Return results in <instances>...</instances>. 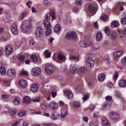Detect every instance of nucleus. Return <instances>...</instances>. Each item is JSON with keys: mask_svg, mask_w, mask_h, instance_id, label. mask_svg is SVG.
Returning a JSON list of instances; mask_svg holds the SVG:
<instances>
[{"mask_svg": "<svg viewBox=\"0 0 126 126\" xmlns=\"http://www.w3.org/2000/svg\"><path fill=\"white\" fill-rule=\"evenodd\" d=\"M31 28H32L31 23L29 21H25L23 22L21 30L24 33H27L31 30Z\"/></svg>", "mask_w": 126, "mask_h": 126, "instance_id": "1", "label": "nucleus"}, {"mask_svg": "<svg viewBox=\"0 0 126 126\" xmlns=\"http://www.w3.org/2000/svg\"><path fill=\"white\" fill-rule=\"evenodd\" d=\"M35 35L37 38H41L44 35V31L41 26H38L36 28L35 31Z\"/></svg>", "mask_w": 126, "mask_h": 126, "instance_id": "2", "label": "nucleus"}, {"mask_svg": "<svg viewBox=\"0 0 126 126\" xmlns=\"http://www.w3.org/2000/svg\"><path fill=\"white\" fill-rule=\"evenodd\" d=\"M51 17H52V20L56 19V12L54 10H51L49 13H47L45 16V20L48 21L51 19Z\"/></svg>", "mask_w": 126, "mask_h": 126, "instance_id": "3", "label": "nucleus"}, {"mask_svg": "<svg viewBox=\"0 0 126 126\" xmlns=\"http://www.w3.org/2000/svg\"><path fill=\"white\" fill-rule=\"evenodd\" d=\"M65 38L68 40H76L77 35L74 32H69L66 33Z\"/></svg>", "mask_w": 126, "mask_h": 126, "instance_id": "4", "label": "nucleus"}, {"mask_svg": "<svg viewBox=\"0 0 126 126\" xmlns=\"http://www.w3.org/2000/svg\"><path fill=\"white\" fill-rule=\"evenodd\" d=\"M109 118L112 121L118 120L120 118V113L115 111L111 112L109 114Z\"/></svg>", "mask_w": 126, "mask_h": 126, "instance_id": "5", "label": "nucleus"}, {"mask_svg": "<svg viewBox=\"0 0 126 126\" xmlns=\"http://www.w3.org/2000/svg\"><path fill=\"white\" fill-rule=\"evenodd\" d=\"M124 55V51L123 50H120L117 51L113 53V56L114 58H115L114 59V61H117V59H119L120 57H122Z\"/></svg>", "mask_w": 126, "mask_h": 126, "instance_id": "6", "label": "nucleus"}, {"mask_svg": "<svg viewBox=\"0 0 126 126\" xmlns=\"http://www.w3.org/2000/svg\"><path fill=\"white\" fill-rule=\"evenodd\" d=\"M40 74H41V69L39 67L32 68V75L33 76H37Z\"/></svg>", "mask_w": 126, "mask_h": 126, "instance_id": "7", "label": "nucleus"}, {"mask_svg": "<svg viewBox=\"0 0 126 126\" xmlns=\"http://www.w3.org/2000/svg\"><path fill=\"white\" fill-rule=\"evenodd\" d=\"M45 71L48 74H52L54 72V67L52 65H46L45 66Z\"/></svg>", "mask_w": 126, "mask_h": 126, "instance_id": "8", "label": "nucleus"}, {"mask_svg": "<svg viewBox=\"0 0 126 126\" xmlns=\"http://www.w3.org/2000/svg\"><path fill=\"white\" fill-rule=\"evenodd\" d=\"M58 108L59 105H58L56 102L52 101L49 103V109H50V110H52V111H56V110H58Z\"/></svg>", "mask_w": 126, "mask_h": 126, "instance_id": "9", "label": "nucleus"}, {"mask_svg": "<svg viewBox=\"0 0 126 126\" xmlns=\"http://www.w3.org/2000/svg\"><path fill=\"white\" fill-rule=\"evenodd\" d=\"M12 46L10 45H7L5 48V54L7 55V56H10V55H11L12 54Z\"/></svg>", "mask_w": 126, "mask_h": 126, "instance_id": "10", "label": "nucleus"}, {"mask_svg": "<svg viewBox=\"0 0 126 126\" xmlns=\"http://www.w3.org/2000/svg\"><path fill=\"white\" fill-rule=\"evenodd\" d=\"M87 62L88 66H90V67H93V66H94V63H95V62L94 60H93V59H92V58L88 57L87 59Z\"/></svg>", "mask_w": 126, "mask_h": 126, "instance_id": "11", "label": "nucleus"}, {"mask_svg": "<svg viewBox=\"0 0 126 126\" xmlns=\"http://www.w3.org/2000/svg\"><path fill=\"white\" fill-rule=\"evenodd\" d=\"M7 75L8 76H12V77H15V76H16V72L15 70L10 69L7 71Z\"/></svg>", "mask_w": 126, "mask_h": 126, "instance_id": "12", "label": "nucleus"}, {"mask_svg": "<svg viewBox=\"0 0 126 126\" xmlns=\"http://www.w3.org/2000/svg\"><path fill=\"white\" fill-rule=\"evenodd\" d=\"M96 5H94L93 4H91L89 6V10L91 13L92 15L94 14V12L96 10Z\"/></svg>", "mask_w": 126, "mask_h": 126, "instance_id": "13", "label": "nucleus"}, {"mask_svg": "<svg viewBox=\"0 0 126 126\" xmlns=\"http://www.w3.org/2000/svg\"><path fill=\"white\" fill-rule=\"evenodd\" d=\"M11 30L13 34H17L18 33V30H17V26L16 24L14 23L12 24L11 27Z\"/></svg>", "mask_w": 126, "mask_h": 126, "instance_id": "14", "label": "nucleus"}, {"mask_svg": "<svg viewBox=\"0 0 126 126\" xmlns=\"http://www.w3.org/2000/svg\"><path fill=\"white\" fill-rule=\"evenodd\" d=\"M43 24L46 29L52 28V24L47 20H43Z\"/></svg>", "mask_w": 126, "mask_h": 126, "instance_id": "15", "label": "nucleus"}, {"mask_svg": "<svg viewBox=\"0 0 126 126\" xmlns=\"http://www.w3.org/2000/svg\"><path fill=\"white\" fill-rule=\"evenodd\" d=\"M103 39V36L102 35V32H97L96 35V40L97 42L102 41Z\"/></svg>", "mask_w": 126, "mask_h": 126, "instance_id": "16", "label": "nucleus"}, {"mask_svg": "<svg viewBox=\"0 0 126 126\" xmlns=\"http://www.w3.org/2000/svg\"><path fill=\"white\" fill-rule=\"evenodd\" d=\"M64 94H65V95H66L67 97H68V99H72V98H73V94H72L71 92H70V91H65V92H64Z\"/></svg>", "mask_w": 126, "mask_h": 126, "instance_id": "17", "label": "nucleus"}, {"mask_svg": "<svg viewBox=\"0 0 126 126\" xmlns=\"http://www.w3.org/2000/svg\"><path fill=\"white\" fill-rule=\"evenodd\" d=\"M19 84L22 88H25L27 86V83L26 80H22L19 82Z\"/></svg>", "mask_w": 126, "mask_h": 126, "instance_id": "18", "label": "nucleus"}, {"mask_svg": "<svg viewBox=\"0 0 126 126\" xmlns=\"http://www.w3.org/2000/svg\"><path fill=\"white\" fill-rule=\"evenodd\" d=\"M13 103L15 106H18L20 104V98L17 97L14 98Z\"/></svg>", "mask_w": 126, "mask_h": 126, "instance_id": "19", "label": "nucleus"}, {"mask_svg": "<svg viewBox=\"0 0 126 126\" xmlns=\"http://www.w3.org/2000/svg\"><path fill=\"white\" fill-rule=\"evenodd\" d=\"M31 91L33 92V93H35L38 91V84H34L32 85L31 87Z\"/></svg>", "mask_w": 126, "mask_h": 126, "instance_id": "20", "label": "nucleus"}, {"mask_svg": "<svg viewBox=\"0 0 126 126\" xmlns=\"http://www.w3.org/2000/svg\"><path fill=\"white\" fill-rule=\"evenodd\" d=\"M23 104H30L31 103V99H30V97L29 96H26L25 98L23 99Z\"/></svg>", "mask_w": 126, "mask_h": 126, "instance_id": "21", "label": "nucleus"}, {"mask_svg": "<svg viewBox=\"0 0 126 126\" xmlns=\"http://www.w3.org/2000/svg\"><path fill=\"white\" fill-rule=\"evenodd\" d=\"M79 56H74L70 55L69 57V59L71 61H75V62H78L79 61Z\"/></svg>", "mask_w": 126, "mask_h": 126, "instance_id": "22", "label": "nucleus"}, {"mask_svg": "<svg viewBox=\"0 0 126 126\" xmlns=\"http://www.w3.org/2000/svg\"><path fill=\"white\" fill-rule=\"evenodd\" d=\"M91 50L92 51H94L95 50H98L100 49V45L98 43L93 44L92 46H91Z\"/></svg>", "mask_w": 126, "mask_h": 126, "instance_id": "23", "label": "nucleus"}, {"mask_svg": "<svg viewBox=\"0 0 126 126\" xmlns=\"http://www.w3.org/2000/svg\"><path fill=\"white\" fill-rule=\"evenodd\" d=\"M102 125H103L104 126H111L110 122H109L106 118H102Z\"/></svg>", "mask_w": 126, "mask_h": 126, "instance_id": "24", "label": "nucleus"}, {"mask_svg": "<svg viewBox=\"0 0 126 126\" xmlns=\"http://www.w3.org/2000/svg\"><path fill=\"white\" fill-rule=\"evenodd\" d=\"M51 118L53 120H58L60 118V115L58 112H54L52 114Z\"/></svg>", "mask_w": 126, "mask_h": 126, "instance_id": "25", "label": "nucleus"}, {"mask_svg": "<svg viewBox=\"0 0 126 126\" xmlns=\"http://www.w3.org/2000/svg\"><path fill=\"white\" fill-rule=\"evenodd\" d=\"M78 68L75 66L71 65L70 67V70L71 72V73H75L76 72H77Z\"/></svg>", "mask_w": 126, "mask_h": 126, "instance_id": "26", "label": "nucleus"}, {"mask_svg": "<svg viewBox=\"0 0 126 126\" xmlns=\"http://www.w3.org/2000/svg\"><path fill=\"white\" fill-rule=\"evenodd\" d=\"M119 85L120 87H126V80L123 79L121 80L119 82Z\"/></svg>", "mask_w": 126, "mask_h": 126, "instance_id": "27", "label": "nucleus"}, {"mask_svg": "<svg viewBox=\"0 0 126 126\" xmlns=\"http://www.w3.org/2000/svg\"><path fill=\"white\" fill-rule=\"evenodd\" d=\"M87 71V68L84 67H81L79 69L80 74H84Z\"/></svg>", "mask_w": 126, "mask_h": 126, "instance_id": "28", "label": "nucleus"}, {"mask_svg": "<svg viewBox=\"0 0 126 126\" xmlns=\"http://www.w3.org/2000/svg\"><path fill=\"white\" fill-rule=\"evenodd\" d=\"M67 114H68V112L67 110H63L61 114V118L64 119L67 116Z\"/></svg>", "mask_w": 126, "mask_h": 126, "instance_id": "29", "label": "nucleus"}, {"mask_svg": "<svg viewBox=\"0 0 126 126\" xmlns=\"http://www.w3.org/2000/svg\"><path fill=\"white\" fill-rule=\"evenodd\" d=\"M0 73L1 75H5V74L6 73L5 68H4V67H3V66L0 67Z\"/></svg>", "mask_w": 126, "mask_h": 126, "instance_id": "30", "label": "nucleus"}, {"mask_svg": "<svg viewBox=\"0 0 126 126\" xmlns=\"http://www.w3.org/2000/svg\"><path fill=\"white\" fill-rule=\"evenodd\" d=\"M58 59L59 61H64L65 57L63 54H59L58 55Z\"/></svg>", "mask_w": 126, "mask_h": 126, "instance_id": "31", "label": "nucleus"}, {"mask_svg": "<svg viewBox=\"0 0 126 126\" xmlns=\"http://www.w3.org/2000/svg\"><path fill=\"white\" fill-rule=\"evenodd\" d=\"M54 31L56 32V33H58L61 31V25L57 24L55 26V27L54 28Z\"/></svg>", "mask_w": 126, "mask_h": 126, "instance_id": "32", "label": "nucleus"}, {"mask_svg": "<svg viewBox=\"0 0 126 126\" xmlns=\"http://www.w3.org/2000/svg\"><path fill=\"white\" fill-rule=\"evenodd\" d=\"M104 60H105V62L107 64H110L111 63V59L110 58V57L108 56H105L104 57Z\"/></svg>", "mask_w": 126, "mask_h": 126, "instance_id": "33", "label": "nucleus"}, {"mask_svg": "<svg viewBox=\"0 0 126 126\" xmlns=\"http://www.w3.org/2000/svg\"><path fill=\"white\" fill-rule=\"evenodd\" d=\"M104 79H105V75L104 74H101L98 76V81H100V82L104 81Z\"/></svg>", "mask_w": 126, "mask_h": 126, "instance_id": "34", "label": "nucleus"}, {"mask_svg": "<svg viewBox=\"0 0 126 126\" xmlns=\"http://www.w3.org/2000/svg\"><path fill=\"white\" fill-rule=\"evenodd\" d=\"M117 36H118V33H117V32L114 31L111 32V37L112 39H115L117 37Z\"/></svg>", "mask_w": 126, "mask_h": 126, "instance_id": "35", "label": "nucleus"}, {"mask_svg": "<svg viewBox=\"0 0 126 126\" xmlns=\"http://www.w3.org/2000/svg\"><path fill=\"white\" fill-rule=\"evenodd\" d=\"M72 106L74 108H79V107H80V103H79V102H74L72 103Z\"/></svg>", "mask_w": 126, "mask_h": 126, "instance_id": "36", "label": "nucleus"}, {"mask_svg": "<svg viewBox=\"0 0 126 126\" xmlns=\"http://www.w3.org/2000/svg\"><path fill=\"white\" fill-rule=\"evenodd\" d=\"M105 33H106V35H110L111 34V30L108 27H106L105 29Z\"/></svg>", "mask_w": 126, "mask_h": 126, "instance_id": "37", "label": "nucleus"}, {"mask_svg": "<svg viewBox=\"0 0 126 126\" xmlns=\"http://www.w3.org/2000/svg\"><path fill=\"white\" fill-rule=\"evenodd\" d=\"M44 56L45 57V58H50L51 56V53H50V52H49V50H46L44 52Z\"/></svg>", "mask_w": 126, "mask_h": 126, "instance_id": "38", "label": "nucleus"}, {"mask_svg": "<svg viewBox=\"0 0 126 126\" xmlns=\"http://www.w3.org/2000/svg\"><path fill=\"white\" fill-rule=\"evenodd\" d=\"M91 126H99V121H96L94 122L90 123Z\"/></svg>", "mask_w": 126, "mask_h": 126, "instance_id": "39", "label": "nucleus"}, {"mask_svg": "<svg viewBox=\"0 0 126 126\" xmlns=\"http://www.w3.org/2000/svg\"><path fill=\"white\" fill-rule=\"evenodd\" d=\"M9 112L11 116H14L16 114V109L15 108L11 109Z\"/></svg>", "mask_w": 126, "mask_h": 126, "instance_id": "40", "label": "nucleus"}, {"mask_svg": "<svg viewBox=\"0 0 126 126\" xmlns=\"http://www.w3.org/2000/svg\"><path fill=\"white\" fill-rule=\"evenodd\" d=\"M120 24L118 22L113 21L112 23L111 26L112 27L115 28V27H119V26Z\"/></svg>", "mask_w": 126, "mask_h": 126, "instance_id": "41", "label": "nucleus"}, {"mask_svg": "<svg viewBox=\"0 0 126 126\" xmlns=\"http://www.w3.org/2000/svg\"><path fill=\"white\" fill-rule=\"evenodd\" d=\"M52 34V28L51 29H46V32L45 35L46 36H50Z\"/></svg>", "mask_w": 126, "mask_h": 126, "instance_id": "42", "label": "nucleus"}, {"mask_svg": "<svg viewBox=\"0 0 126 126\" xmlns=\"http://www.w3.org/2000/svg\"><path fill=\"white\" fill-rule=\"evenodd\" d=\"M25 115H26V112L25 111H20L18 113V116L19 117H24Z\"/></svg>", "mask_w": 126, "mask_h": 126, "instance_id": "43", "label": "nucleus"}, {"mask_svg": "<svg viewBox=\"0 0 126 126\" xmlns=\"http://www.w3.org/2000/svg\"><path fill=\"white\" fill-rule=\"evenodd\" d=\"M32 60L34 62V63H37V62H38V58L37 57V56L35 55H33L32 57H31Z\"/></svg>", "mask_w": 126, "mask_h": 126, "instance_id": "44", "label": "nucleus"}, {"mask_svg": "<svg viewBox=\"0 0 126 126\" xmlns=\"http://www.w3.org/2000/svg\"><path fill=\"white\" fill-rule=\"evenodd\" d=\"M80 46L81 48H86L87 44L86 42L82 41L80 42Z\"/></svg>", "mask_w": 126, "mask_h": 126, "instance_id": "45", "label": "nucleus"}, {"mask_svg": "<svg viewBox=\"0 0 126 126\" xmlns=\"http://www.w3.org/2000/svg\"><path fill=\"white\" fill-rule=\"evenodd\" d=\"M100 19L103 20V21H106V20H108V16L107 15H104L101 16Z\"/></svg>", "mask_w": 126, "mask_h": 126, "instance_id": "46", "label": "nucleus"}, {"mask_svg": "<svg viewBox=\"0 0 126 126\" xmlns=\"http://www.w3.org/2000/svg\"><path fill=\"white\" fill-rule=\"evenodd\" d=\"M32 102H37V103H39L40 102V97H37L32 99Z\"/></svg>", "mask_w": 126, "mask_h": 126, "instance_id": "47", "label": "nucleus"}, {"mask_svg": "<svg viewBox=\"0 0 126 126\" xmlns=\"http://www.w3.org/2000/svg\"><path fill=\"white\" fill-rule=\"evenodd\" d=\"M19 60L21 62H24L25 57L23 55H20L18 57Z\"/></svg>", "mask_w": 126, "mask_h": 126, "instance_id": "48", "label": "nucleus"}, {"mask_svg": "<svg viewBox=\"0 0 126 126\" xmlns=\"http://www.w3.org/2000/svg\"><path fill=\"white\" fill-rule=\"evenodd\" d=\"M25 15H26V13H22L19 17V20H22L25 17Z\"/></svg>", "mask_w": 126, "mask_h": 126, "instance_id": "49", "label": "nucleus"}, {"mask_svg": "<svg viewBox=\"0 0 126 126\" xmlns=\"http://www.w3.org/2000/svg\"><path fill=\"white\" fill-rule=\"evenodd\" d=\"M121 23H122L123 25H126V17L123 18L121 19Z\"/></svg>", "mask_w": 126, "mask_h": 126, "instance_id": "50", "label": "nucleus"}, {"mask_svg": "<svg viewBox=\"0 0 126 126\" xmlns=\"http://www.w3.org/2000/svg\"><path fill=\"white\" fill-rule=\"evenodd\" d=\"M20 46H21V44L20 42L18 41H16L15 43V46L16 48H20Z\"/></svg>", "mask_w": 126, "mask_h": 126, "instance_id": "51", "label": "nucleus"}, {"mask_svg": "<svg viewBox=\"0 0 126 126\" xmlns=\"http://www.w3.org/2000/svg\"><path fill=\"white\" fill-rule=\"evenodd\" d=\"M20 75H25L26 76H28V73L26 71H23L20 73Z\"/></svg>", "mask_w": 126, "mask_h": 126, "instance_id": "52", "label": "nucleus"}, {"mask_svg": "<svg viewBox=\"0 0 126 126\" xmlns=\"http://www.w3.org/2000/svg\"><path fill=\"white\" fill-rule=\"evenodd\" d=\"M41 108L42 109H43V110H47V109H48V106L46 103H43L41 105Z\"/></svg>", "mask_w": 126, "mask_h": 126, "instance_id": "53", "label": "nucleus"}, {"mask_svg": "<svg viewBox=\"0 0 126 126\" xmlns=\"http://www.w3.org/2000/svg\"><path fill=\"white\" fill-rule=\"evenodd\" d=\"M87 46L90 47L91 49V46H93V42L92 41H88L87 43Z\"/></svg>", "mask_w": 126, "mask_h": 126, "instance_id": "54", "label": "nucleus"}, {"mask_svg": "<svg viewBox=\"0 0 126 126\" xmlns=\"http://www.w3.org/2000/svg\"><path fill=\"white\" fill-rule=\"evenodd\" d=\"M94 109H95V105L93 104H91L90 106V110L91 112H93V111H94Z\"/></svg>", "mask_w": 126, "mask_h": 126, "instance_id": "55", "label": "nucleus"}, {"mask_svg": "<svg viewBox=\"0 0 126 126\" xmlns=\"http://www.w3.org/2000/svg\"><path fill=\"white\" fill-rule=\"evenodd\" d=\"M76 5H81V4H82V1L81 0H76Z\"/></svg>", "mask_w": 126, "mask_h": 126, "instance_id": "56", "label": "nucleus"}, {"mask_svg": "<svg viewBox=\"0 0 126 126\" xmlns=\"http://www.w3.org/2000/svg\"><path fill=\"white\" fill-rule=\"evenodd\" d=\"M122 63L123 65H126V57L122 59Z\"/></svg>", "mask_w": 126, "mask_h": 126, "instance_id": "57", "label": "nucleus"}, {"mask_svg": "<svg viewBox=\"0 0 126 126\" xmlns=\"http://www.w3.org/2000/svg\"><path fill=\"white\" fill-rule=\"evenodd\" d=\"M105 100H106V101H113V98L112 96L108 95L105 97Z\"/></svg>", "mask_w": 126, "mask_h": 126, "instance_id": "58", "label": "nucleus"}, {"mask_svg": "<svg viewBox=\"0 0 126 126\" xmlns=\"http://www.w3.org/2000/svg\"><path fill=\"white\" fill-rule=\"evenodd\" d=\"M34 44H35V42L34 41V40L32 39L29 42V45L30 46H34Z\"/></svg>", "mask_w": 126, "mask_h": 126, "instance_id": "59", "label": "nucleus"}, {"mask_svg": "<svg viewBox=\"0 0 126 126\" xmlns=\"http://www.w3.org/2000/svg\"><path fill=\"white\" fill-rule=\"evenodd\" d=\"M1 97L2 99H7L8 98L9 96L7 94H2Z\"/></svg>", "mask_w": 126, "mask_h": 126, "instance_id": "60", "label": "nucleus"}, {"mask_svg": "<svg viewBox=\"0 0 126 126\" xmlns=\"http://www.w3.org/2000/svg\"><path fill=\"white\" fill-rule=\"evenodd\" d=\"M87 99H88V95L87 94L84 95V97L83 98L84 102L86 101V100H87Z\"/></svg>", "mask_w": 126, "mask_h": 126, "instance_id": "61", "label": "nucleus"}, {"mask_svg": "<svg viewBox=\"0 0 126 126\" xmlns=\"http://www.w3.org/2000/svg\"><path fill=\"white\" fill-rule=\"evenodd\" d=\"M118 77H119V75L118 74V73L116 72L114 75V79H115V80H116L117 79H118Z\"/></svg>", "mask_w": 126, "mask_h": 126, "instance_id": "62", "label": "nucleus"}, {"mask_svg": "<svg viewBox=\"0 0 126 126\" xmlns=\"http://www.w3.org/2000/svg\"><path fill=\"white\" fill-rule=\"evenodd\" d=\"M107 86L108 87H113V86H114V84H113L112 82L108 83Z\"/></svg>", "mask_w": 126, "mask_h": 126, "instance_id": "63", "label": "nucleus"}, {"mask_svg": "<svg viewBox=\"0 0 126 126\" xmlns=\"http://www.w3.org/2000/svg\"><path fill=\"white\" fill-rule=\"evenodd\" d=\"M51 95H52L53 98H55V97H56V96L57 95V93L55 92H51Z\"/></svg>", "mask_w": 126, "mask_h": 126, "instance_id": "64", "label": "nucleus"}]
</instances>
